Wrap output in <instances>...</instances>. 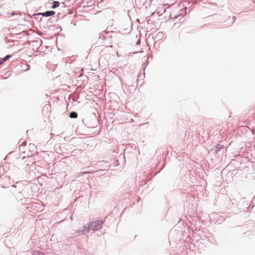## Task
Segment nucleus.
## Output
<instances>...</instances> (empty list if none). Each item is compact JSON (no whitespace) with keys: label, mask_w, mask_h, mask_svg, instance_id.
I'll use <instances>...</instances> for the list:
<instances>
[{"label":"nucleus","mask_w":255,"mask_h":255,"mask_svg":"<svg viewBox=\"0 0 255 255\" xmlns=\"http://www.w3.org/2000/svg\"><path fill=\"white\" fill-rule=\"evenodd\" d=\"M103 222L101 220H98L93 222L89 227V230H98L102 228Z\"/></svg>","instance_id":"nucleus-1"},{"label":"nucleus","mask_w":255,"mask_h":255,"mask_svg":"<svg viewBox=\"0 0 255 255\" xmlns=\"http://www.w3.org/2000/svg\"><path fill=\"white\" fill-rule=\"evenodd\" d=\"M59 2L58 1H54V4L52 6V8H55L59 6Z\"/></svg>","instance_id":"nucleus-4"},{"label":"nucleus","mask_w":255,"mask_h":255,"mask_svg":"<svg viewBox=\"0 0 255 255\" xmlns=\"http://www.w3.org/2000/svg\"><path fill=\"white\" fill-rule=\"evenodd\" d=\"M55 14V11H47L45 12L42 13L41 14L43 16H49L53 15Z\"/></svg>","instance_id":"nucleus-2"},{"label":"nucleus","mask_w":255,"mask_h":255,"mask_svg":"<svg viewBox=\"0 0 255 255\" xmlns=\"http://www.w3.org/2000/svg\"><path fill=\"white\" fill-rule=\"evenodd\" d=\"M10 57V55H6V56H5L2 60H3V62H4L5 61H6L7 60H8L9 58Z\"/></svg>","instance_id":"nucleus-5"},{"label":"nucleus","mask_w":255,"mask_h":255,"mask_svg":"<svg viewBox=\"0 0 255 255\" xmlns=\"http://www.w3.org/2000/svg\"><path fill=\"white\" fill-rule=\"evenodd\" d=\"M3 62V61L1 62H0V64H1Z\"/></svg>","instance_id":"nucleus-6"},{"label":"nucleus","mask_w":255,"mask_h":255,"mask_svg":"<svg viewBox=\"0 0 255 255\" xmlns=\"http://www.w3.org/2000/svg\"><path fill=\"white\" fill-rule=\"evenodd\" d=\"M69 117L71 118H77L78 117V115L76 112H73L70 114Z\"/></svg>","instance_id":"nucleus-3"}]
</instances>
